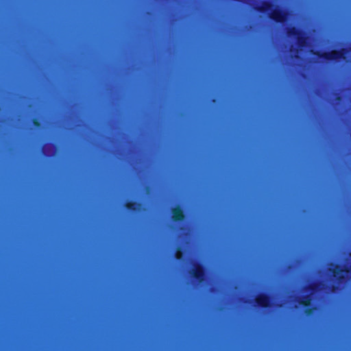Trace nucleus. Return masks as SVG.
Masks as SVG:
<instances>
[{
	"label": "nucleus",
	"mask_w": 351,
	"mask_h": 351,
	"mask_svg": "<svg viewBox=\"0 0 351 351\" xmlns=\"http://www.w3.org/2000/svg\"><path fill=\"white\" fill-rule=\"evenodd\" d=\"M274 7V4L272 2L269 1H263L261 5H258L256 7V10L262 13H266L269 10H272V8Z\"/></svg>",
	"instance_id": "9"
},
{
	"label": "nucleus",
	"mask_w": 351,
	"mask_h": 351,
	"mask_svg": "<svg viewBox=\"0 0 351 351\" xmlns=\"http://www.w3.org/2000/svg\"><path fill=\"white\" fill-rule=\"evenodd\" d=\"M312 298L310 294L302 295L298 300L299 304L306 308L304 313L307 316H311L314 314L316 308L311 306Z\"/></svg>",
	"instance_id": "6"
},
{
	"label": "nucleus",
	"mask_w": 351,
	"mask_h": 351,
	"mask_svg": "<svg viewBox=\"0 0 351 351\" xmlns=\"http://www.w3.org/2000/svg\"><path fill=\"white\" fill-rule=\"evenodd\" d=\"M125 208L130 212L139 211L141 207V204L136 201H128L125 204Z\"/></svg>",
	"instance_id": "8"
},
{
	"label": "nucleus",
	"mask_w": 351,
	"mask_h": 351,
	"mask_svg": "<svg viewBox=\"0 0 351 351\" xmlns=\"http://www.w3.org/2000/svg\"><path fill=\"white\" fill-rule=\"evenodd\" d=\"M295 40L300 48L306 47L308 45V36L305 32H303Z\"/></svg>",
	"instance_id": "11"
},
{
	"label": "nucleus",
	"mask_w": 351,
	"mask_h": 351,
	"mask_svg": "<svg viewBox=\"0 0 351 351\" xmlns=\"http://www.w3.org/2000/svg\"><path fill=\"white\" fill-rule=\"evenodd\" d=\"M307 289L314 291L316 289V285L315 284L310 285L307 287Z\"/></svg>",
	"instance_id": "14"
},
{
	"label": "nucleus",
	"mask_w": 351,
	"mask_h": 351,
	"mask_svg": "<svg viewBox=\"0 0 351 351\" xmlns=\"http://www.w3.org/2000/svg\"><path fill=\"white\" fill-rule=\"evenodd\" d=\"M269 18L278 23H285L288 18V12L282 8L277 5L269 14Z\"/></svg>",
	"instance_id": "4"
},
{
	"label": "nucleus",
	"mask_w": 351,
	"mask_h": 351,
	"mask_svg": "<svg viewBox=\"0 0 351 351\" xmlns=\"http://www.w3.org/2000/svg\"><path fill=\"white\" fill-rule=\"evenodd\" d=\"M348 53L347 48H341L339 50H332L330 51L322 52L319 51H313L312 53L318 58L328 62H337L339 60H346V54Z\"/></svg>",
	"instance_id": "2"
},
{
	"label": "nucleus",
	"mask_w": 351,
	"mask_h": 351,
	"mask_svg": "<svg viewBox=\"0 0 351 351\" xmlns=\"http://www.w3.org/2000/svg\"><path fill=\"white\" fill-rule=\"evenodd\" d=\"M189 274L195 282L202 285L206 280V268L203 263L196 262L194 263L193 267L189 271Z\"/></svg>",
	"instance_id": "3"
},
{
	"label": "nucleus",
	"mask_w": 351,
	"mask_h": 351,
	"mask_svg": "<svg viewBox=\"0 0 351 351\" xmlns=\"http://www.w3.org/2000/svg\"><path fill=\"white\" fill-rule=\"evenodd\" d=\"M332 267H329L328 271L331 274L332 279L336 284L330 286V290L332 293H337L340 290L339 285L345 284L348 278L347 275L351 271V266H343L337 263H330Z\"/></svg>",
	"instance_id": "1"
},
{
	"label": "nucleus",
	"mask_w": 351,
	"mask_h": 351,
	"mask_svg": "<svg viewBox=\"0 0 351 351\" xmlns=\"http://www.w3.org/2000/svg\"><path fill=\"white\" fill-rule=\"evenodd\" d=\"M182 252L180 249H178L176 252V257L177 259H180L182 256Z\"/></svg>",
	"instance_id": "13"
},
{
	"label": "nucleus",
	"mask_w": 351,
	"mask_h": 351,
	"mask_svg": "<svg viewBox=\"0 0 351 351\" xmlns=\"http://www.w3.org/2000/svg\"><path fill=\"white\" fill-rule=\"evenodd\" d=\"M255 304L257 306L262 308H269L272 306V298L270 294L267 293H261L254 300Z\"/></svg>",
	"instance_id": "5"
},
{
	"label": "nucleus",
	"mask_w": 351,
	"mask_h": 351,
	"mask_svg": "<svg viewBox=\"0 0 351 351\" xmlns=\"http://www.w3.org/2000/svg\"><path fill=\"white\" fill-rule=\"evenodd\" d=\"M304 31L295 26L289 27L287 30V35L289 38L296 39Z\"/></svg>",
	"instance_id": "10"
},
{
	"label": "nucleus",
	"mask_w": 351,
	"mask_h": 351,
	"mask_svg": "<svg viewBox=\"0 0 351 351\" xmlns=\"http://www.w3.org/2000/svg\"><path fill=\"white\" fill-rule=\"evenodd\" d=\"M171 219L174 222L180 223L186 219V214L181 206H177L171 209Z\"/></svg>",
	"instance_id": "7"
},
{
	"label": "nucleus",
	"mask_w": 351,
	"mask_h": 351,
	"mask_svg": "<svg viewBox=\"0 0 351 351\" xmlns=\"http://www.w3.org/2000/svg\"><path fill=\"white\" fill-rule=\"evenodd\" d=\"M33 125L36 128H40L41 126V122L38 119H34L33 120Z\"/></svg>",
	"instance_id": "12"
}]
</instances>
